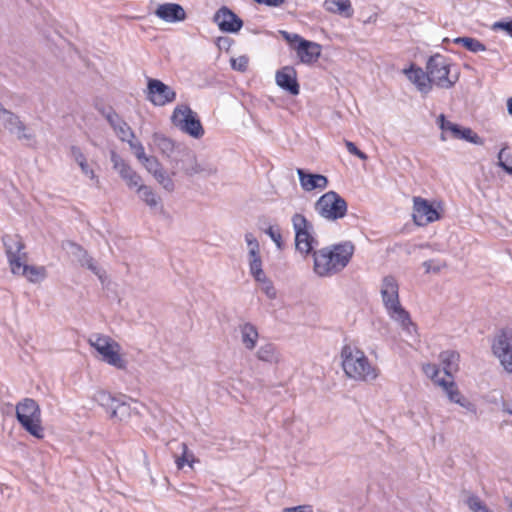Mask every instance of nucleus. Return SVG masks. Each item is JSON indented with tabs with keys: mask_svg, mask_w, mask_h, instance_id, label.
Listing matches in <instances>:
<instances>
[{
	"mask_svg": "<svg viewBox=\"0 0 512 512\" xmlns=\"http://www.w3.org/2000/svg\"><path fill=\"white\" fill-rule=\"evenodd\" d=\"M503 411L508 413L509 415H512V407L507 403L503 404Z\"/></svg>",
	"mask_w": 512,
	"mask_h": 512,
	"instance_id": "59",
	"label": "nucleus"
},
{
	"mask_svg": "<svg viewBox=\"0 0 512 512\" xmlns=\"http://www.w3.org/2000/svg\"><path fill=\"white\" fill-rule=\"evenodd\" d=\"M257 358L268 363H278L280 361V353L273 344L267 343L258 349Z\"/></svg>",
	"mask_w": 512,
	"mask_h": 512,
	"instance_id": "32",
	"label": "nucleus"
},
{
	"mask_svg": "<svg viewBox=\"0 0 512 512\" xmlns=\"http://www.w3.org/2000/svg\"><path fill=\"white\" fill-rule=\"evenodd\" d=\"M94 401L103 407L109 415L112 412L116 402L119 398L112 396L110 393L100 390L94 394Z\"/></svg>",
	"mask_w": 512,
	"mask_h": 512,
	"instance_id": "36",
	"label": "nucleus"
},
{
	"mask_svg": "<svg viewBox=\"0 0 512 512\" xmlns=\"http://www.w3.org/2000/svg\"><path fill=\"white\" fill-rule=\"evenodd\" d=\"M347 202L335 191H328L316 201L315 211L323 218L335 221L347 213Z\"/></svg>",
	"mask_w": 512,
	"mask_h": 512,
	"instance_id": "8",
	"label": "nucleus"
},
{
	"mask_svg": "<svg viewBox=\"0 0 512 512\" xmlns=\"http://www.w3.org/2000/svg\"><path fill=\"white\" fill-rule=\"evenodd\" d=\"M277 85L289 94L296 96L300 92V86L297 81L296 70L292 66H285L278 70L275 75Z\"/></svg>",
	"mask_w": 512,
	"mask_h": 512,
	"instance_id": "20",
	"label": "nucleus"
},
{
	"mask_svg": "<svg viewBox=\"0 0 512 512\" xmlns=\"http://www.w3.org/2000/svg\"><path fill=\"white\" fill-rule=\"evenodd\" d=\"M70 156L78 164L85 177L95 181L96 183L99 182L97 175L95 174L93 168L89 165L85 155L82 153L79 147L71 146Z\"/></svg>",
	"mask_w": 512,
	"mask_h": 512,
	"instance_id": "29",
	"label": "nucleus"
},
{
	"mask_svg": "<svg viewBox=\"0 0 512 512\" xmlns=\"http://www.w3.org/2000/svg\"><path fill=\"white\" fill-rule=\"evenodd\" d=\"M16 418L20 425L37 439L44 438L41 409L32 398H24L16 405Z\"/></svg>",
	"mask_w": 512,
	"mask_h": 512,
	"instance_id": "5",
	"label": "nucleus"
},
{
	"mask_svg": "<svg viewBox=\"0 0 512 512\" xmlns=\"http://www.w3.org/2000/svg\"><path fill=\"white\" fill-rule=\"evenodd\" d=\"M354 250L352 242L345 241L314 251L315 274L319 277H330L341 272L349 264Z\"/></svg>",
	"mask_w": 512,
	"mask_h": 512,
	"instance_id": "1",
	"label": "nucleus"
},
{
	"mask_svg": "<svg viewBox=\"0 0 512 512\" xmlns=\"http://www.w3.org/2000/svg\"><path fill=\"white\" fill-rule=\"evenodd\" d=\"M124 399L125 396L119 397L114 408L112 409L111 414L109 415L111 419H116L120 422H123L130 418L132 414V408Z\"/></svg>",
	"mask_w": 512,
	"mask_h": 512,
	"instance_id": "31",
	"label": "nucleus"
},
{
	"mask_svg": "<svg viewBox=\"0 0 512 512\" xmlns=\"http://www.w3.org/2000/svg\"><path fill=\"white\" fill-rule=\"evenodd\" d=\"M465 503L472 512H494L477 495L468 496Z\"/></svg>",
	"mask_w": 512,
	"mask_h": 512,
	"instance_id": "42",
	"label": "nucleus"
},
{
	"mask_svg": "<svg viewBox=\"0 0 512 512\" xmlns=\"http://www.w3.org/2000/svg\"><path fill=\"white\" fill-rule=\"evenodd\" d=\"M241 342L247 350H253L259 338L258 330L255 325L245 322L239 325Z\"/></svg>",
	"mask_w": 512,
	"mask_h": 512,
	"instance_id": "28",
	"label": "nucleus"
},
{
	"mask_svg": "<svg viewBox=\"0 0 512 512\" xmlns=\"http://www.w3.org/2000/svg\"><path fill=\"white\" fill-rule=\"evenodd\" d=\"M2 242L11 271L16 264L27 260L25 246L19 235L6 234L2 238Z\"/></svg>",
	"mask_w": 512,
	"mask_h": 512,
	"instance_id": "14",
	"label": "nucleus"
},
{
	"mask_svg": "<svg viewBox=\"0 0 512 512\" xmlns=\"http://www.w3.org/2000/svg\"><path fill=\"white\" fill-rule=\"evenodd\" d=\"M440 139L441 141L454 140L453 138H450V132H448V130H442Z\"/></svg>",
	"mask_w": 512,
	"mask_h": 512,
	"instance_id": "58",
	"label": "nucleus"
},
{
	"mask_svg": "<svg viewBox=\"0 0 512 512\" xmlns=\"http://www.w3.org/2000/svg\"><path fill=\"white\" fill-rule=\"evenodd\" d=\"M0 125H3L6 128H25L22 122L19 120V117L12 113L11 111L3 108L0 103Z\"/></svg>",
	"mask_w": 512,
	"mask_h": 512,
	"instance_id": "35",
	"label": "nucleus"
},
{
	"mask_svg": "<svg viewBox=\"0 0 512 512\" xmlns=\"http://www.w3.org/2000/svg\"><path fill=\"white\" fill-rule=\"evenodd\" d=\"M340 360L345 376L351 380L370 382L379 376L378 367L355 345L345 344L340 351Z\"/></svg>",
	"mask_w": 512,
	"mask_h": 512,
	"instance_id": "3",
	"label": "nucleus"
},
{
	"mask_svg": "<svg viewBox=\"0 0 512 512\" xmlns=\"http://www.w3.org/2000/svg\"><path fill=\"white\" fill-rule=\"evenodd\" d=\"M146 98L155 106H164L176 99V92L161 80L148 78Z\"/></svg>",
	"mask_w": 512,
	"mask_h": 512,
	"instance_id": "13",
	"label": "nucleus"
},
{
	"mask_svg": "<svg viewBox=\"0 0 512 512\" xmlns=\"http://www.w3.org/2000/svg\"><path fill=\"white\" fill-rule=\"evenodd\" d=\"M425 270L427 273L430 272H439L442 268L440 263H436L434 260H428L423 263Z\"/></svg>",
	"mask_w": 512,
	"mask_h": 512,
	"instance_id": "54",
	"label": "nucleus"
},
{
	"mask_svg": "<svg viewBox=\"0 0 512 512\" xmlns=\"http://www.w3.org/2000/svg\"><path fill=\"white\" fill-rule=\"evenodd\" d=\"M494 30H503L512 37V20L498 21L493 24Z\"/></svg>",
	"mask_w": 512,
	"mask_h": 512,
	"instance_id": "50",
	"label": "nucleus"
},
{
	"mask_svg": "<svg viewBox=\"0 0 512 512\" xmlns=\"http://www.w3.org/2000/svg\"><path fill=\"white\" fill-rule=\"evenodd\" d=\"M157 182L167 191L171 192L174 190V182L172 178L166 173L163 167L159 168L154 174H152Z\"/></svg>",
	"mask_w": 512,
	"mask_h": 512,
	"instance_id": "41",
	"label": "nucleus"
},
{
	"mask_svg": "<svg viewBox=\"0 0 512 512\" xmlns=\"http://www.w3.org/2000/svg\"><path fill=\"white\" fill-rule=\"evenodd\" d=\"M16 132L17 139L22 141L27 146L33 145L35 138L33 130H16Z\"/></svg>",
	"mask_w": 512,
	"mask_h": 512,
	"instance_id": "46",
	"label": "nucleus"
},
{
	"mask_svg": "<svg viewBox=\"0 0 512 512\" xmlns=\"http://www.w3.org/2000/svg\"><path fill=\"white\" fill-rule=\"evenodd\" d=\"M285 39L294 46L300 61L305 64H311L318 60L321 55V45L312 41H308L298 34H290L286 31L282 32Z\"/></svg>",
	"mask_w": 512,
	"mask_h": 512,
	"instance_id": "10",
	"label": "nucleus"
},
{
	"mask_svg": "<svg viewBox=\"0 0 512 512\" xmlns=\"http://www.w3.org/2000/svg\"><path fill=\"white\" fill-rule=\"evenodd\" d=\"M453 42L462 45L465 49L473 53L486 50V46L481 41L472 37H457Z\"/></svg>",
	"mask_w": 512,
	"mask_h": 512,
	"instance_id": "37",
	"label": "nucleus"
},
{
	"mask_svg": "<svg viewBox=\"0 0 512 512\" xmlns=\"http://www.w3.org/2000/svg\"><path fill=\"white\" fill-rule=\"evenodd\" d=\"M491 350L502 368L512 375V329L500 330L491 342Z\"/></svg>",
	"mask_w": 512,
	"mask_h": 512,
	"instance_id": "9",
	"label": "nucleus"
},
{
	"mask_svg": "<svg viewBox=\"0 0 512 512\" xmlns=\"http://www.w3.org/2000/svg\"><path fill=\"white\" fill-rule=\"evenodd\" d=\"M297 174L300 186L306 192H311L317 189L324 190L329 184L327 177L321 174L308 173L301 168L297 169Z\"/></svg>",
	"mask_w": 512,
	"mask_h": 512,
	"instance_id": "24",
	"label": "nucleus"
},
{
	"mask_svg": "<svg viewBox=\"0 0 512 512\" xmlns=\"http://www.w3.org/2000/svg\"><path fill=\"white\" fill-rule=\"evenodd\" d=\"M88 344L98 352L103 362L116 369L126 370L127 361L121 355V346L110 336L99 333L92 334L88 338Z\"/></svg>",
	"mask_w": 512,
	"mask_h": 512,
	"instance_id": "4",
	"label": "nucleus"
},
{
	"mask_svg": "<svg viewBox=\"0 0 512 512\" xmlns=\"http://www.w3.org/2000/svg\"><path fill=\"white\" fill-rule=\"evenodd\" d=\"M154 13L158 18L167 23H177L186 19V12L178 3L160 4Z\"/></svg>",
	"mask_w": 512,
	"mask_h": 512,
	"instance_id": "23",
	"label": "nucleus"
},
{
	"mask_svg": "<svg viewBox=\"0 0 512 512\" xmlns=\"http://www.w3.org/2000/svg\"><path fill=\"white\" fill-rule=\"evenodd\" d=\"M438 386L443 389L451 402L460 405L470 412H476L475 405L461 394L456 383L453 381V378L438 381Z\"/></svg>",
	"mask_w": 512,
	"mask_h": 512,
	"instance_id": "22",
	"label": "nucleus"
},
{
	"mask_svg": "<svg viewBox=\"0 0 512 512\" xmlns=\"http://www.w3.org/2000/svg\"><path fill=\"white\" fill-rule=\"evenodd\" d=\"M118 136L127 140L137 159L150 174H154L162 165L153 156H146L143 145L136 139L132 130H118Z\"/></svg>",
	"mask_w": 512,
	"mask_h": 512,
	"instance_id": "12",
	"label": "nucleus"
},
{
	"mask_svg": "<svg viewBox=\"0 0 512 512\" xmlns=\"http://www.w3.org/2000/svg\"><path fill=\"white\" fill-rule=\"evenodd\" d=\"M282 512H313V508L310 505H299L296 507L284 508Z\"/></svg>",
	"mask_w": 512,
	"mask_h": 512,
	"instance_id": "55",
	"label": "nucleus"
},
{
	"mask_svg": "<svg viewBox=\"0 0 512 512\" xmlns=\"http://www.w3.org/2000/svg\"><path fill=\"white\" fill-rule=\"evenodd\" d=\"M249 273L254 278V280L259 279L263 276H266L264 270H263V261L262 259L257 261H249Z\"/></svg>",
	"mask_w": 512,
	"mask_h": 512,
	"instance_id": "45",
	"label": "nucleus"
},
{
	"mask_svg": "<svg viewBox=\"0 0 512 512\" xmlns=\"http://www.w3.org/2000/svg\"><path fill=\"white\" fill-rule=\"evenodd\" d=\"M213 21L225 33H237L243 27V20L227 6H222L216 11Z\"/></svg>",
	"mask_w": 512,
	"mask_h": 512,
	"instance_id": "15",
	"label": "nucleus"
},
{
	"mask_svg": "<svg viewBox=\"0 0 512 512\" xmlns=\"http://www.w3.org/2000/svg\"><path fill=\"white\" fill-rule=\"evenodd\" d=\"M256 283L260 286L261 291L271 300L276 299L277 290L273 284V282L267 277L263 276L259 279L255 280Z\"/></svg>",
	"mask_w": 512,
	"mask_h": 512,
	"instance_id": "40",
	"label": "nucleus"
},
{
	"mask_svg": "<svg viewBox=\"0 0 512 512\" xmlns=\"http://www.w3.org/2000/svg\"><path fill=\"white\" fill-rule=\"evenodd\" d=\"M151 145L155 150L170 158L175 165H178V158L180 157L182 150L185 148L181 144H175L162 132L154 133Z\"/></svg>",
	"mask_w": 512,
	"mask_h": 512,
	"instance_id": "18",
	"label": "nucleus"
},
{
	"mask_svg": "<svg viewBox=\"0 0 512 512\" xmlns=\"http://www.w3.org/2000/svg\"><path fill=\"white\" fill-rule=\"evenodd\" d=\"M215 43L220 50L229 51L234 40L228 36H221L216 39Z\"/></svg>",
	"mask_w": 512,
	"mask_h": 512,
	"instance_id": "49",
	"label": "nucleus"
},
{
	"mask_svg": "<svg viewBox=\"0 0 512 512\" xmlns=\"http://www.w3.org/2000/svg\"><path fill=\"white\" fill-rule=\"evenodd\" d=\"M439 359L443 366L445 375L449 378H453V374L459 369V353L453 350H446L440 353Z\"/></svg>",
	"mask_w": 512,
	"mask_h": 512,
	"instance_id": "27",
	"label": "nucleus"
},
{
	"mask_svg": "<svg viewBox=\"0 0 512 512\" xmlns=\"http://www.w3.org/2000/svg\"><path fill=\"white\" fill-rule=\"evenodd\" d=\"M413 219L418 226H425L439 219V213L426 199L414 197Z\"/></svg>",
	"mask_w": 512,
	"mask_h": 512,
	"instance_id": "17",
	"label": "nucleus"
},
{
	"mask_svg": "<svg viewBox=\"0 0 512 512\" xmlns=\"http://www.w3.org/2000/svg\"><path fill=\"white\" fill-rule=\"evenodd\" d=\"M423 372L427 377H429L436 385H438V381L445 380V378L439 377L440 370L436 364H425L423 366Z\"/></svg>",
	"mask_w": 512,
	"mask_h": 512,
	"instance_id": "44",
	"label": "nucleus"
},
{
	"mask_svg": "<svg viewBox=\"0 0 512 512\" xmlns=\"http://www.w3.org/2000/svg\"><path fill=\"white\" fill-rule=\"evenodd\" d=\"M111 162L113 167L121 178L126 182L129 188H138L142 185V179L121 157L116 153H112Z\"/></svg>",
	"mask_w": 512,
	"mask_h": 512,
	"instance_id": "21",
	"label": "nucleus"
},
{
	"mask_svg": "<svg viewBox=\"0 0 512 512\" xmlns=\"http://www.w3.org/2000/svg\"><path fill=\"white\" fill-rule=\"evenodd\" d=\"M245 242L248 246L247 260L257 261L262 259L260 254V245L256 237L252 233L245 234Z\"/></svg>",
	"mask_w": 512,
	"mask_h": 512,
	"instance_id": "38",
	"label": "nucleus"
},
{
	"mask_svg": "<svg viewBox=\"0 0 512 512\" xmlns=\"http://www.w3.org/2000/svg\"><path fill=\"white\" fill-rule=\"evenodd\" d=\"M232 69L240 72H245L248 68V58L246 56H239L238 58L231 59Z\"/></svg>",
	"mask_w": 512,
	"mask_h": 512,
	"instance_id": "47",
	"label": "nucleus"
},
{
	"mask_svg": "<svg viewBox=\"0 0 512 512\" xmlns=\"http://www.w3.org/2000/svg\"><path fill=\"white\" fill-rule=\"evenodd\" d=\"M498 164L507 173L512 174V153L508 152L506 148L500 150L498 154Z\"/></svg>",
	"mask_w": 512,
	"mask_h": 512,
	"instance_id": "43",
	"label": "nucleus"
},
{
	"mask_svg": "<svg viewBox=\"0 0 512 512\" xmlns=\"http://www.w3.org/2000/svg\"><path fill=\"white\" fill-rule=\"evenodd\" d=\"M507 111L510 115H512V96L507 100Z\"/></svg>",
	"mask_w": 512,
	"mask_h": 512,
	"instance_id": "60",
	"label": "nucleus"
},
{
	"mask_svg": "<svg viewBox=\"0 0 512 512\" xmlns=\"http://www.w3.org/2000/svg\"><path fill=\"white\" fill-rule=\"evenodd\" d=\"M137 193L150 208L155 209L160 205V198L151 187L142 184L137 188Z\"/></svg>",
	"mask_w": 512,
	"mask_h": 512,
	"instance_id": "33",
	"label": "nucleus"
},
{
	"mask_svg": "<svg viewBox=\"0 0 512 512\" xmlns=\"http://www.w3.org/2000/svg\"><path fill=\"white\" fill-rule=\"evenodd\" d=\"M104 116L112 128H122L120 117L111 108H109L108 111L104 113Z\"/></svg>",
	"mask_w": 512,
	"mask_h": 512,
	"instance_id": "48",
	"label": "nucleus"
},
{
	"mask_svg": "<svg viewBox=\"0 0 512 512\" xmlns=\"http://www.w3.org/2000/svg\"><path fill=\"white\" fill-rule=\"evenodd\" d=\"M345 146H346L347 150L349 151V153L357 156L358 158H360L362 160L367 159V155L365 153H363L362 151H360L353 142L345 140Z\"/></svg>",
	"mask_w": 512,
	"mask_h": 512,
	"instance_id": "52",
	"label": "nucleus"
},
{
	"mask_svg": "<svg viewBox=\"0 0 512 512\" xmlns=\"http://www.w3.org/2000/svg\"><path fill=\"white\" fill-rule=\"evenodd\" d=\"M258 4H264L269 7H279L285 3V0H253Z\"/></svg>",
	"mask_w": 512,
	"mask_h": 512,
	"instance_id": "56",
	"label": "nucleus"
},
{
	"mask_svg": "<svg viewBox=\"0 0 512 512\" xmlns=\"http://www.w3.org/2000/svg\"><path fill=\"white\" fill-rule=\"evenodd\" d=\"M12 274L25 277L31 283H37L46 278L44 266H33L26 264V261L16 264L11 271Z\"/></svg>",
	"mask_w": 512,
	"mask_h": 512,
	"instance_id": "25",
	"label": "nucleus"
},
{
	"mask_svg": "<svg viewBox=\"0 0 512 512\" xmlns=\"http://www.w3.org/2000/svg\"><path fill=\"white\" fill-rule=\"evenodd\" d=\"M324 8L331 13H337L350 17L353 14V9L350 0H325Z\"/></svg>",
	"mask_w": 512,
	"mask_h": 512,
	"instance_id": "30",
	"label": "nucleus"
},
{
	"mask_svg": "<svg viewBox=\"0 0 512 512\" xmlns=\"http://www.w3.org/2000/svg\"><path fill=\"white\" fill-rule=\"evenodd\" d=\"M180 449H181V455L177 456L175 459L177 468L179 470H181L185 465L193 467V463L196 462V458H195L193 452H191L188 449V446L186 445V443H181Z\"/></svg>",
	"mask_w": 512,
	"mask_h": 512,
	"instance_id": "39",
	"label": "nucleus"
},
{
	"mask_svg": "<svg viewBox=\"0 0 512 512\" xmlns=\"http://www.w3.org/2000/svg\"><path fill=\"white\" fill-rule=\"evenodd\" d=\"M266 233L270 236V238L275 242V244L280 248L282 236L278 230H275L273 227H269L266 230Z\"/></svg>",
	"mask_w": 512,
	"mask_h": 512,
	"instance_id": "53",
	"label": "nucleus"
},
{
	"mask_svg": "<svg viewBox=\"0 0 512 512\" xmlns=\"http://www.w3.org/2000/svg\"><path fill=\"white\" fill-rule=\"evenodd\" d=\"M176 168L183 170L187 175H203L209 176L216 172V168L208 162H199L195 154L186 147L182 150L178 158V165Z\"/></svg>",
	"mask_w": 512,
	"mask_h": 512,
	"instance_id": "11",
	"label": "nucleus"
},
{
	"mask_svg": "<svg viewBox=\"0 0 512 512\" xmlns=\"http://www.w3.org/2000/svg\"><path fill=\"white\" fill-rule=\"evenodd\" d=\"M171 121L176 128H203L198 114L186 104L174 108Z\"/></svg>",
	"mask_w": 512,
	"mask_h": 512,
	"instance_id": "16",
	"label": "nucleus"
},
{
	"mask_svg": "<svg viewBox=\"0 0 512 512\" xmlns=\"http://www.w3.org/2000/svg\"><path fill=\"white\" fill-rule=\"evenodd\" d=\"M191 137L199 139L203 137L205 130H185Z\"/></svg>",
	"mask_w": 512,
	"mask_h": 512,
	"instance_id": "57",
	"label": "nucleus"
},
{
	"mask_svg": "<svg viewBox=\"0 0 512 512\" xmlns=\"http://www.w3.org/2000/svg\"><path fill=\"white\" fill-rule=\"evenodd\" d=\"M291 221L295 231L296 249L306 256L318 245V241L314 237L313 225L300 213L294 214Z\"/></svg>",
	"mask_w": 512,
	"mask_h": 512,
	"instance_id": "7",
	"label": "nucleus"
},
{
	"mask_svg": "<svg viewBox=\"0 0 512 512\" xmlns=\"http://www.w3.org/2000/svg\"><path fill=\"white\" fill-rule=\"evenodd\" d=\"M436 125L438 128H463L462 126L458 124H454L448 120H446V117L444 114H440L436 119Z\"/></svg>",
	"mask_w": 512,
	"mask_h": 512,
	"instance_id": "51",
	"label": "nucleus"
},
{
	"mask_svg": "<svg viewBox=\"0 0 512 512\" xmlns=\"http://www.w3.org/2000/svg\"><path fill=\"white\" fill-rule=\"evenodd\" d=\"M379 291L389 318L397 322L408 335L415 334L416 326L409 312L400 303L398 280L392 275L384 276L381 279Z\"/></svg>",
	"mask_w": 512,
	"mask_h": 512,
	"instance_id": "2",
	"label": "nucleus"
},
{
	"mask_svg": "<svg viewBox=\"0 0 512 512\" xmlns=\"http://www.w3.org/2000/svg\"><path fill=\"white\" fill-rule=\"evenodd\" d=\"M448 132H450V138L454 140H465L476 145L483 144L482 138L478 136L475 130H448Z\"/></svg>",
	"mask_w": 512,
	"mask_h": 512,
	"instance_id": "34",
	"label": "nucleus"
},
{
	"mask_svg": "<svg viewBox=\"0 0 512 512\" xmlns=\"http://www.w3.org/2000/svg\"><path fill=\"white\" fill-rule=\"evenodd\" d=\"M451 66V60L446 56L441 54L430 56L426 63V70L428 71L431 83L445 89L453 87L458 81V76L454 78L449 77Z\"/></svg>",
	"mask_w": 512,
	"mask_h": 512,
	"instance_id": "6",
	"label": "nucleus"
},
{
	"mask_svg": "<svg viewBox=\"0 0 512 512\" xmlns=\"http://www.w3.org/2000/svg\"><path fill=\"white\" fill-rule=\"evenodd\" d=\"M403 73L422 94H428L431 91L432 83L427 70L424 71L421 67L411 63L408 68L403 70Z\"/></svg>",
	"mask_w": 512,
	"mask_h": 512,
	"instance_id": "19",
	"label": "nucleus"
},
{
	"mask_svg": "<svg viewBox=\"0 0 512 512\" xmlns=\"http://www.w3.org/2000/svg\"><path fill=\"white\" fill-rule=\"evenodd\" d=\"M68 247L71 249V252L78 257V261L82 266L87 267L91 270L98 278L103 281L104 272L101 268L98 267L97 263L91 258L87 252L78 244L73 242L67 243Z\"/></svg>",
	"mask_w": 512,
	"mask_h": 512,
	"instance_id": "26",
	"label": "nucleus"
}]
</instances>
